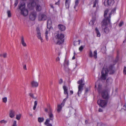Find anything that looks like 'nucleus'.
Listing matches in <instances>:
<instances>
[{"label": "nucleus", "mask_w": 126, "mask_h": 126, "mask_svg": "<svg viewBox=\"0 0 126 126\" xmlns=\"http://www.w3.org/2000/svg\"><path fill=\"white\" fill-rule=\"evenodd\" d=\"M42 6L41 3L38 0H32L28 4V7L29 9L32 10L35 7L36 11L40 12L41 10Z\"/></svg>", "instance_id": "obj_1"}, {"label": "nucleus", "mask_w": 126, "mask_h": 126, "mask_svg": "<svg viewBox=\"0 0 126 126\" xmlns=\"http://www.w3.org/2000/svg\"><path fill=\"white\" fill-rule=\"evenodd\" d=\"M109 72L110 74H113L114 72L113 65H110L109 68H103L101 72V76L100 78L101 80H105L108 76V72Z\"/></svg>", "instance_id": "obj_2"}, {"label": "nucleus", "mask_w": 126, "mask_h": 126, "mask_svg": "<svg viewBox=\"0 0 126 126\" xmlns=\"http://www.w3.org/2000/svg\"><path fill=\"white\" fill-rule=\"evenodd\" d=\"M99 80L98 79L95 83V87H96V85L98 86V91L99 93H101L102 97L108 100L109 98V94L107 91L105 90H102L101 88V85L98 83Z\"/></svg>", "instance_id": "obj_3"}, {"label": "nucleus", "mask_w": 126, "mask_h": 126, "mask_svg": "<svg viewBox=\"0 0 126 126\" xmlns=\"http://www.w3.org/2000/svg\"><path fill=\"white\" fill-rule=\"evenodd\" d=\"M109 20H103L101 22L102 31L106 33H108L110 31L108 27V25L110 23V21H109Z\"/></svg>", "instance_id": "obj_4"}, {"label": "nucleus", "mask_w": 126, "mask_h": 126, "mask_svg": "<svg viewBox=\"0 0 126 126\" xmlns=\"http://www.w3.org/2000/svg\"><path fill=\"white\" fill-rule=\"evenodd\" d=\"M83 80L82 79L78 81L77 82L78 84H79L78 86V91L77 93L78 95L79 96L83 90V88L84 85V84L83 83Z\"/></svg>", "instance_id": "obj_5"}, {"label": "nucleus", "mask_w": 126, "mask_h": 126, "mask_svg": "<svg viewBox=\"0 0 126 126\" xmlns=\"http://www.w3.org/2000/svg\"><path fill=\"white\" fill-rule=\"evenodd\" d=\"M52 24V22L50 19H49L47 22V29H46L45 33V36L46 39H48L47 36V34L49 33L50 28Z\"/></svg>", "instance_id": "obj_6"}, {"label": "nucleus", "mask_w": 126, "mask_h": 126, "mask_svg": "<svg viewBox=\"0 0 126 126\" xmlns=\"http://www.w3.org/2000/svg\"><path fill=\"white\" fill-rule=\"evenodd\" d=\"M108 100H99L97 101L98 104L102 108L105 107L107 105Z\"/></svg>", "instance_id": "obj_7"}, {"label": "nucleus", "mask_w": 126, "mask_h": 126, "mask_svg": "<svg viewBox=\"0 0 126 126\" xmlns=\"http://www.w3.org/2000/svg\"><path fill=\"white\" fill-rule=\"evenodd\" d=\"M108 10L107 9L105 11L104 14V16L105 18L103 20L105 19V20H109V21H110V18L111 13L108 14Z\"/></svg>", "instance_id": "obj_8"}, {"label": "nucleus", "mask_w": 126, "mask_h": 126, "mask_svg": "<svg viewBox=\"0 0 126 126\" xmlns=\"http://www.w3.org/2000/svg\"><path fill=\"white\" fill-rule=\"evenodd\" d=\"M36 17V13L35 11L32 12L30 16V18L32 20H34Z\"/></svg>", "instance_id": "obj_9"}, {"label": "nucleus", "mask_w": 126, "mask_h": 126, "mask_svg": "<svg viewBox=\"0 0 126 126\" xmlns=\"http://www.w3.org/2000/svg\"><path fill=\"white\" fill-rule=\"evenodd\" d=\"M19 9L20 11L26 9L25 4L24 2H20L18 5Z\"/></svg>", "instance_id": "obj_10"}, {"label": "nucleus", "mask_w": 126, "mask_h": 126, "mask_svg": "<svg viewBox=\"0 0 126 126\" xmlns=\"http://www.w3.org/2000/svg\"><path fill=\"white\" fill-rule=\"evenodd\" d=\"M47 18V16L45 15L40 14L39 16L38 19L39 21H44Z\"/></svg>", "instance_id": "obj_11"}, {"label": "nucleus", "mask_w": 126, "mask_h": 126, "mask_svg": "<svg viewBox=\"0 0 126 126\" xmlns=\"http://www.w3.org/2000/svg\"><path fill=\"white\" fill-rule=\"evenodd\" d=\"M20 11L21 14L24 16H27L28 14V11L26 8Z\"/></svg>", "instance_id": "obj_12"}, {"label": "nucleus", "mask_w": 126, "mask_h": 126, "mask_svg": "<svg viewBox=\"0 0 126 126\" xmlns=\"http://www.w3.org/2000/svg\"><path fill=\"white\" fill-rule=\"evenodd\" d=\"M55 36L56 38H58L59 39H62L64 38V36L63 34H60L55 33Z\"/></svg>", "instance_id": "obj_13"}, {"label": "nucleus", "mask_w": 126, "mask_h": 126, "mask_svg": "<svg viewBox=\"0 0 126 126\" xmlns=\"http://www.w3.org/2000/svg\"><path fill=\"white\" fill-rule=\"evenodd\" d=\"M53 42L57 45H60L64 42V40H53Z\"/></svg>", "instance_id": "obj_14"}, {"label": "nucleus", "mask_w": 126, "mask_h": 126, "mask_svg": "<svg viewBox=\"0 0 126 126\" xmlns=\"http://www.w3.org/2000/svg\"><path fill=\"white\" fill-rule=\"evenodd\" d=\"M32 86V87H37L38 86V82L34 80H33L31 83Z\"/></svg>", "instance_id": "obj_15"}, {"label": "nucleus", "mask_w": 126, "mask_h": 126, "mask_svg": "<svg viewBox=\"0 0 126 126\" xmlns=\"http://www.w3.org/2000/svg\"><path fill=\"white\" fill-rule=\"evenodd\" d=\"M15 111L13 110H10L9 113V116L11 118L14 117L15 115Z\"/></svg>", "instance_id": "obj_16"}, {"label": "nucleus", "mask_w": 126, "mask_h": 126, "mask_svg": "<svg viewBox=\"0 0 126 126\" xmlns=\"http://www.w3.org/2000/svg\"><path fill=\"white\" fill-rule=\"evenodd\" d=\"M48 112L50 119L51 120H53V116L52 112V110L50 108L49 109Z\"/></svg>", "instance_id": "obj_17"}, {"label": "nucleus", "mask_w": 126, "mask_h": 126, "mask_svg": "<svg viewBox=\"0 0 126 126\" xmlns=\"http://www.w3.org/2000/svg\"><path fill=\"white\" fill-rule=\"evenodd\" d=\"M63 88L64 90V94L67 95V98H68V89L66 86H63Z\"/></svg>", "instance_id": "obj_18"}, {"label": "nucleus", "mask_w": 126, "mask_h": 126, "mask_svg": "<svg viewBox=\"0 0 126 126\" xmlns=\"http://www.w3.org/2000/svg\"><path fill=\"white\" fill-rule=\"evenodd\" d=\"M59 29L61 31H64L65 29V27L64 25L59 24L58 25Z\"/></svg>", "instance_id": "obj_19"}, {"label": "nucleus", "mask_w": 126, "mask_h": 126, "mask_svg": "<svg viewBox=\"0 0 126 126\" xmlns=\"http://www.w3.org/2000/svg\"><path fill=\"white\" fill-rule=\"evenodd\" d=\"M36 31L37 33V36L38 37V39H41V33L39 28H37Z\"/></svg>", "instance_id": "obj_20"}, {"label": "nucleus", "mask_w": 126, "mask_h": 126, "mask_svg": "<svg viewBox=\"0 0 126 126\" xmlns=\"http://www.w3.org/2000/svg\"><path fill=\"white\" fill-rule=\"evenodd\" d=\"M71 0H66L65 6L66 8H68L70 3Z\"/></svg>", "instance_id": "obj_21"}, {"label": "nucleus", "mask_w": 126, "mask_h": 126, "mask_svg": "<svg viewBox=\"0 0 126 126\" xmlns=\"http://www.w3.org/2000/svg\"><path fill=\"white\" fill-rule=\"evenodd\" d=\"M112 79L110 78H108L107 80V83L108 84H111L112 83Z\"/></svg>", "instance_id": "obj_22"}, {"label": "nucleus", "mask_w": 126, "mask_h": 126, "mask_svg": "<svg viewBox=\"0 0 126 126\" xmlns=\"http://www.w3.org/2000/svg\"><path fill=\"white\" fill-rule=\"evenodd\" d=\"M62 106V105H61V104L58 105L57 111L58 112H59L61 111Z\"/></svg>", "instance_id": "obj_23"}, {"label": "nucleus", "mask_w": 126, "mask_h": 126, "mask_svg": "<svg viewBox=\"0 0 126 126\" xmlns=\"http://www.w3.org/2000/svg\"><path fill=\"white\" fill-rule=\"evenodd\" d=\"M69 111L70 112L69 113L70 114H71L73 113H75V110L73 108L71 107L70 108Z\"/></svg>", "instance_id": "obj_24"}, {"label": "nucleus", "mask_w": 126, "mask_h": 126, "mask_svg": "<svg viewBox=\"0 0 126 126\" xmlns=\"http://www.w3.org/2000/svg\"><path fill=\"white\" fill-rule=\"evenodd\" d=\"M95 31L97 34V37H100V32L97 28L95 29Z\"/></svg>", "instance_id": "obj_25"}, {"label": "nucleus", "mask_w": 126, "mask_h": 126, "mask_svg": "<svg viewBox=\"0 0 126 126\" xmlns=\"http://www.w3.org/2000/svg\"><path fill=\"white\" fill-rule=\"evenodd\" d=\"M69 65L68 61L65 58L64 61V67L66 66H68Z\"/></svg>", "instance_id": "obj_26"}, {"label": "nucleus", "mask_w": 126, "mask_h": 126, "mask_svg": "<svg viewBox=\"0 0 126 126\" xmlns=\"http://www.w3.org/2000/svg\"><path fill=\"white\" fill-rule=\"evenodd\" d=\"M80 43V40H79L78 41H75L74 42V46H76L77 44L79 45Z\"/></svg>", "instance_id": "obj_27"}, {"label": "nucleus", "mask_w": 126, "mask_h": 126, "mask_svg": "<svg viewBox=\"0 0 126 126\" xmlns=\"http://www.w3.org/2000/svg\"><path fill=\"white\" fill-rule=\"evenodd\" d=\"M108 3L109 4V5H112L114 3V0H108Z\"/></svg>", "instance_id": "obj_28"}, {"label": "nucleus", "mask_w": 126, "mask_h": 126, "mask_svg": "<svg viewBox=\"0 0 126 126\" xmlns=\"http://www.w3.org/2000/svg\"><path fill=\"white\" fill-rule=\"evenodd\" d=\"M29 95L32 98L34 99H36L37 98V97H35L33 95V94L32 93H29Z\"/></svg>", "instance_id": "obj_29"}, {"label": "nucleus", "mask_w": 126, "mask_h": 126, "mask_svg": "<svg viewBox=\"0 0 126 126\" xmlns=\"http://www.w3.org/2000/svg\"><path fill=\"white\" fill-rule=\"evenodd\" d=\"M21 116V114H19L16 115V119L18 120H19Z\"/></svg>", "instance_id": "obj_30"}, {"label": "nucleus", "mask_w": 126, "mask_h": 126, "mask_svg": "<svg viewBox=\"0 0 126 126\" xmlns=\"http://www.w3.org/2000/svg\"><path fill=\"white\" fill-rule=\"evenodd\" d=\"M108 0H105L104 4L105 6H108L109 5V4L108 3Z\"/></svg>", "instance_id": "obj_31"}, {"label": "nucleus", "mask_w": 126, "mask_h": 126, "mask_svg": "<svg viewBox=\"0 0 126 126\" xmlns=\"http://www.w3.org/2000/svg\"><path fill=\"white\" fill-rule=\"evenodd\" d=\"M44 120V119L43 118L39 117L38 118V121L41 123L43 122Z\"/></svg>", "instance_id": "obj_32"}, {"label": "nucleus", "mask_w": 126, "mask_h": 126, "mask_svg": "<svg viewBox=\"0 0 126 126\" xmlns=\"http://www.w3.org/2000/svg\"><path fill=\"white\" fill-rule=\"evenodd\" d=\"M37 101H35L34 102V105L33 107V110H35L36 109V107L37 105Z\"/></svg>", "instance_id": "obj_33"}, {"label": "nucleus", "mask_w": 126, "mask_h": 126, "mask_svg": "<svg viewBox=\"0 0 126 126\" xmlns=\"http://www.w3.org/2000/svg\"><path fill=\"white\" fill-rule=\"evenodd\" d=\"M21 43L23 46L26 47V44L24 40H21Z\"/></svg>", "instance_id": "obj_34"}, {"label": "nucleus", "mask_w": 126, "mask_h": 126, "mask_svg": "<svg viewBox=\"0 0 126 126\" xmlns=\"http://www.w3.org/2000/svg\"><path fill=\"white\" fill-rule=\"evenodd\" d=\"M79 1L78 0H76L75 2V5L74 7V9H75L76 7L78 6V5L79 3Z\"/></svg>", "instance_id": "obj_35"}, {"label": "nucleus", "mask_w": 126, "mask_h": 126, "mask_svg": "<svg viewBox=\"0 0 126 126\" xmlns=\"http://www.w3.org/2000/svg\"><path fill=\"white\" fill-rule=\"evenodd\" d=\"M7 13L8 17H11V12L10 10H8L7 11Z\"/></svg>", "instance_id": "obj_36"}, {"label": "nucleus", "mask_w": 126, "mask_h": 126, "mask_svg": "<svg viewBox=\"0 0 126 126\" xmlns=\"http://www.w3.org/2000/svg\"><path fill=\"white\" fill-rule=\"evenodd\" d=\"M0 56H2L4 58H5L7 56V53H5L2 54H0Z\"/></svg>", "instance_id": "obj_37"}, {"label": "nucleus", "mask_w": 126, "mask_h": 126, "mask_svg": "<svg viewBox=\"0 0 126 126\" xmlns=\"http://www.w3.org/2000/svg\"><path fill=\"white\" fill-rule=\"evenodd\" d=\"M97 51L96 50H95L94 51V55L93 56H94V58L96 59L97 58Z\"/></svg>", "instance_id": "obj_38"}, {"label": "nucleus", "mask_w": 126, "mask_h": 126, "mask_svg": "<svg viewBox=\"0 0 126 126\" xmlns=\"http://www.w3.org/2000/svg\"><path fill=\"white\" fill-rule=\"evenodd\" d=\"M101 50H102V51L103 53H105L106 52V46H105L104 47H103L101 48Z\"/></svg>", "instance_id": "obj_39"}, {"label": "nucleus", "mask_w": 126, "mask_h": 126, "mask_svg": "<svg viewBox=\"0 0 126 126\" xmlns=\"http://www.w3.org/2000/svg\"><path fill=\"white\" fill-rule=\"evenodd\" d=\"M98 3V0H95L94 2V5L93 6V7H95L96 4H97Z\"/></svg>", "instance_id": "obj_40"}, {"label": "nucleus", "mask_w": 126, "mask_h": 126, "mask_svg": "<svg viewBox=\"0 0 126 126\" xmlns=\"http://www.w3.org/2000/svg\"><path fill=\"white\" fill-rule=\"evenodd\" d=\"M3 102L5 103L7 101V98L5 97L2 98Z\"/></svg>", "instance_id": "obj_41"}, {"label": "nucleus", "mask_w": 126, "mask_h": 126, "mask_svg": "<svg viewBox=\"0 0 126 126\" xmlns=\"http://www.w3.org/2000/svg\"><path fill=\"white\" fill-rule=\"evenodd\" d=\"M50 120L49 119H47L46 120V121L45 123V125H47L48 123L49 122Z\"/></svg>", "instance_id": "obj_42"}, {"label": "nucleus", "mask_w": 126, "mask_h": 126, "mask_svg": "<svg viewBox=\"0 0 126 126\" xmlns=\"http://www.w3.org/2000/svg\"><path fill=\"white\" fill-rule=\"evenodd\" d=\"M89 56L90 57H92L93 56V53L92 52L91 50H90L89 53Z\"/></svg>", "instance_id": "obj_43"}, {"label": "nucleus", "mask_w": 126, "mask_h": 126, "mask_svg": "<svg viewBox=\"0 0 126 126\" xmlns=\"http://www.w3.org/2000/svg\"><path fill=\"white\" fill-rule=\"evenodd\" d=\"M67 97L65 98L63 100V102H62V103L61 104V105H62V106H63L64 105V103H65V102L66 101V98H67Z\"/></svg>", "instance_id": "obj_44"}, {"label": "nucleus", "mask_w": 126, "mask_h": 126, "mask_svg": "<svg viewBox=\"0 0 126 126\" xmlns=\"http://www.w3.org/2000/svg\"><path fill=\"white\" fill-rule=\"evenodd\" d=\"M18 3V0H15L14 5L15 7H16L17 4Z\"/></svg>", "instance_id": "obj_45"}, {"label": "nucleus", "mask_w": 126, "mask_h": 126, "mask_svg": "<svg viewBox=\"0 0 126 126\" xmlns=\"http://www.w3.org/2000/svg\"><path fill=\"white\" fill-rule=\"evenodd\" d=\"M84 46H81L79 48V50L80 51H82L84 48Z\"/></svg>", "instance_id": "obj_46"}, {"label": "nucleus", "mask_w": 126, "mask_h": 126, "mask_svg": "<svg viewBox=\"0 0 126 126\" xmlns=\"http://www.w3.org/2000/svg\"><path fill=\"white\" fill-rule=\"evenodd\" d=\"M95 20H91V21L89 23V24L92 25H93L94 23Z\"/></svg>", "instance_id": "obj_47"}, {"label": "nucleus", "mask_w": 126, "mask_h": 126, "mask_svg": "<svg viewBox=\"0 0 126 126\" xmlns=\"http://www.w3.org/2000/svg\"><path fill=\"white\" fill-rule=\"evenodd\" d=\"M7 122L6 121H4V120H2L0 121V123H4L6 124Z\"/></svg>", "instance_id": "obj_48"}, {"label": "nucleus", "mask_w": 126, "mask_h": 126, "mask_svg": "<svg viewBox=\"0 0 126 126\" xmlns=\"http://www.w3.org/2000/svg\"><path fill=\"white\" fill-rule=\"evenodd\" d=\"M116 9V7H114L113 8V9L111 11V13H114V12H115Z\"/></svg>", "instance_id": "obj_49"}, {"label": "nucleus", "mask_w": 126, "mask_h": 126, "mask_svg": "<svg viewBox=\"0 0 126 126\" xmlns=\"http://www.w3.org/2000/svg\"><path fill=\"white\" fill-rule=\"evenodd\" d=\"M124 73V74H126V67H124V69L123 70Z\"/></svg>", "instance_id": "obj_50"}, {"label": "nucleus", "mask_w": 126, "mask_h": 126, "mask_svg": "<svg viewBox=\"0 0 126 126\" xmlns=\"http://www.w3.org/2000/svg\"><path fill=\"white\" fill-rule=\"evenodd\" d=\"M123 22L122 21H121L119 24V26L120 27H121L123 24Z\"/></svg>", "instance_id": "obj_51"}, {"label": "nucleus", "mask_w": 126, "mask_h": 126, "mask_svg": "<svg viewBox=\"0 0 126 126\" xmlns=\"http://www.w3.org/2000/svg\"><path fill=\"white\" fill-rule=\"evenodd\" d=\"M12 126H17L16 121H14L13 124Z\"/></svg>", "instance_id": "obj_52"}, {"label": "nucleus", "mask_w": 126, "mask_h": 126, "mask_svg": "<svg viewBox=\"0 0 126 126\" xmlns=\"http://www.w3.org/2000/svg\"><path fill=\"white\" fill-rule=\"evenodd\" d=\"M63 82V80L62 79H61L59 81V83L60 84H61Z\"/></svg>", "instance_id": "obj_53"}, {"label": "nucleus", "mask_w": 126, "mask_h": 126, "mask_svg": "<svg viewBox=\"0 0 126 126\" xmlns=\"http://www.w3.org/2000/svg\"><path fill=\"white\" fill-rule=\"evenodd\" d=\"M102 110L101 108H99L98 110V111L99 112H101L102 111Z\"/></svg>", "instance_id": "obj_54"}, {"label": "nucleus", "mask_w": 126, "mask_h": 126, "mask_svg": "<svg viewBox=\"0 0 126 126\" xmlns=\"http://www.w3.org/2000/svg\"><path fill=\"white\" fill-rule=\"evenodd\" d=\"M23 68L24 69L26 70L27 69V68H26V65H25L23 66Z\"/></svg>", "instance_id": "obj_55"}, {"label": "nucleus", "mask_w": 126, "mask_h": 126, "mask_svg": "<svg viewBox=\"0 0 126 126\" xmlns=\"http://www.w3.org/2000/svg\"><path fill=\"white\" fill-rule=\"evenodd\" d=\"M73 91H72L71 90L70 91V95L72 94H73Z\"/></svg>", "instance_id": "obj_56"}, {"label": "nucleus", "mask_w": 126, "mask_h": 126, "mask_svg": "<svg viewBox=\"0 0 126 126\" xmlns=\"http://www.w3.org/2000/svg\"><path fill=\"white\" fill-rule=\"evenodd\" d=\"M60 59L59 57L57 58L56 59V60L57 61H60Z\"/></svg>", "instance_id": "obj_57"}, {"label": "nucleus", "mask_w": 126, "mask_h": 126, "mask_svg": "<svg viewBox=\"0 0 126 126\" xmlns=\"http://www.w3.org/2000/svg\"><path fill=\"white\" fill-rule=\"evenodd\" d=\"M45 111L46 112H48V109H47V108H45Z\"/></svg>", "instance_id": "obj_58"}, {"label": "nucleus", "mask_w": 126, "mask_h": 126, "mask_svg": "<svg viewBox=\"0 0 126 126\" xmlns=\"http://www.w3.org/2000/svg\"><path fill=\"white\" fill-rule=\"evenodd\" d=\"M59 3V0L57 2H56L55 4H58Z\"/></svg>", "instance_id": "obj_59"}, {"label": "nucleus", "mask_w": 126, "mask_h": 126, "mask_svg": "<svg viewBox=\"0 0 126 126\" xmlns=\"http://www.w3.org/2000/svg\"><path fill=\"white\" fill-rule=\"evenodd\" d=\"M47 126H52L51 124H47Z\"/></svg>", "instance_id": "obj_60"}, {"label": "nucleus", "mask_w": 126, "mask_h": 126, "mask_svg": "<svg viewBox=\"0 0 126 126\" xmlns=\"http://www.w3.org/2000/svg\"><path fill=\"white\" fill-rule=\"evenodd\" d=\"M75 55H74L73 57V58H72V59L73 60H74V59H75Z\"/></svg>", "instance_id": "obj_61"}, {"label": "nucleus", "mask_w": 126, "mask_h": 126, "mask_svg": "<svg viewBox=\"0 0 126 126\" xmlns=\"http://www.w3.org/2000/svg\"><path fill=\"white\" fill-rule=\"evenodd\" d=\"M50 6L52 8H54L53 6V5H52L51 4H50Z\"/></svg>", "instance_id": "obj_62"}, {"label": "nucleus", "mask_w": 126, "mask_h": 126, "mask_svg": "<svg viewBox=\"0 0 126 126\" xmlns=\"http://www.w3.org/2000/svg\"><path fill=\"white\" fill-rule=\"evenodd\" d=\"M123 43H126V40H124V41H123Z\"/></svg>", "instance_id": "obj_63"}, {"label": "nucleus", "mask_w": 126, "mask_h": 126, "mask_svg": "<svg viewBox=\"0 0 126 126\" xmlns=\"http://www.w3.org/2000/svg\"><path fill=\"white\" fill-rule=\"evenodd\" d=\"M85 123L86 124L88 123V121L87 120H85Z\"/></svg>", "instance_id": "obj_64"}]
</instances>
